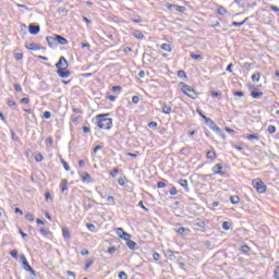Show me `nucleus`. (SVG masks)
I'll use <instances>...</instances> for the list:
<instances>
[{
    "label": "nucleus",
    "mask_w": 279,
    "mask_h": 279,
    "mask_svg": "<svg viewBox=\"0 0 279 279\" xmlns=\"http://www.w3.org/2000/svg\"><path fill=\"white\" fill-rule=\"evenodd\" d=\"M110 117V113L98 114L95 117V123L98 130H112L113 120Z\"/></svg>",
    "instance_id": "1"
},
{
    "label": "nucleus",
    "mask_w": 279,
    "mask_h": 279,
    "mask_svg": "<svg viewBox=\"0 0 279 279\" xmlns=\"http://www.w3.org/2000/svg\"><path fill=\"white\" fill-rule=\"evenodd\" d=\"M57 66V75L62 80H66V77H71V71L69 70V62L66 58L60 57L59 62L56 63Z\"/></svg>",
    "instance_id": "2"
},
{
    "label": "nucleus",
    "mask_w": 279,
    "mask_h": 279,
    "mask_svg": "<svg viewBox=\"0 0 279 279\" xmlns=\"http://www.w3.org/2000/svg\"><path fill=\"white\" fill-rule=\"evenodd\" d=\"M179 88L181 93L185 95V97H189V99H193V100L199 99V93L195 88H193L191 85L184 82H180Z\"/></svg>",
    "instance_id": "3"
},
{
    "label": "nucleus",
    "mask_w": 279,
    "mask_h": 279,
    "mask_svg": "<svg viewBox=\"0 0 279 279\" xmlns=\"http://www.w3.org/2000/svg\"><path fill=\"white\" fill-rule=\"evenodd\" d=\"M252 186L257 193H259V195H264V193H267V185L260 179L252 180Z\"/></svg>",
    "instance_id": "4"
},
{
    "label": "nucleus",
    "mask_w": 279,
    "mask_h": 279,
    "mask_svg": "<svg viewBox=\"0 0 279 279\" xmlns=\"http://www.w3.org/2000/svg\"><path fill=\"white\" fill-rule=\"evenodd\" d=\"M48 43V47H53V43H58L59 45H69V40L62 37L61 35H54L52 37H46Z\"/></svg>",
    "instance_id": "5"
},
{
    "label": "nucleus",
    "mask_w": 279,
    "mask_h": 279,
    "mask_svg": "<svg viewBox=\"0 0 279 279\" xmlns=\"http://www.w3.org/2000/svg\"><path fill=\"white\" fill-rule=\"evenodd\" d=\"M211 171L214 175H226V168L223 167V163H216Z\"/></svg>",
    "instance_id": "6"
},
{
    "label": "nucleus",
    "mask_w": 279,
    "mask_h": 279,
    "mask_svg": "<svg viewBox=\"0 0 279 279\" xmlns=\"http://www.w3.org/2000/svg\"><path fill=\"white\" fill-rule=\"evenodd\" d=\"M196 112H197V114H199V117L205 121V123H206L207 125H209L210 128H215V125H217V124H215V121H213V119L206 117V114H204V112H202V109H201V108H197V109H196Z\"/></svg>",
    "instance_id": "7"
},
{
    "label": "nucleus",
    "mask_w": 279,
    "mask_h": 279,
    "mask_svg": "<svg viewBox=\"0 0 279 279\" xmlns=\"http://www.w3.org/2000/svg\"><path fill=\"white\" fill-rule=\"evenodd\" d=\"M21 258H22V265H23L25 271H29L32 274V276H36V270H34V268H32V266L29 265V262H27V258L25 257V255H22Z\"/></svg>",
    "instance_id": "8"
},
{
    "label": "nucleus",
    "mask_w": 279,
    "mask_h": 279,
    "mask_svg": "<svg viewBox=\"0 0 279 279\" xmlns=\"http://www.w3.org/2000/svg\"><path fill=\"white\" fill-rule=\"evenodd\" d=\"M28 32L29 34H32L33 36H36L40 33V26H36V25H29L28 26Z\"/></svg>",
    "instance_id": "9"
},
{
    "label": "nucleus",
    "mask_w": 279,
    "mask_h": 279,
    "mask_svg": "<svg viewBox=\"0 0 279 279\" xmlns=\"http://www.w3.org/2000/svg\"><path fill=\"white\" fill-rule=\"evenodd\" d=\"M61 193H65V191H69V180L63 179L60 183Z\"/></svg>",
    "instance_id": "10"
},
{
    "label": "nucleus",
    "mask_w": 279,
    "mask_h": 279,
    "mask_svg": "<svg viewBox=\"0 0 279 279\" xmlns=\"http://www.w3.org/2000/svg\"><path fill=\"white\" fill-rule=\"evenodd\" d=\"M25 48L28 49V51H38L40 49L38 44H35V43L26 44Z\"/></svg>",
    "instance_id": "11"
},
{
    "label": "nucleus",
    "mask_w": 279,
    "mask_h": 279,
    "mask_svg": "<svg viewBox=\"0 0 279 279\" xmlns=\"http://www.w3.org/2000/svg\"><path fill=\"white\" fill-rule=\"evenodd\" d=\"M206 158L208 160H217V151H215V149L207 151Z\"/></svg>",
    "instance_id": "12"
},
{
    "label": "nucleus",
    "mask_w": 279,
    "mask_h": 279,
    "mask_svg": "<svg viewBox=\"0 0 279 279\" xmlns=\"http://www.w3.org/2000/svg\"><path fill=\"white\" fill-rule=\"evenodd\" d=\"M62 236L65 241L71 240V231L69 230V228H62Z\"/></svg>",
    "instance_id": "13"
},
{
    "label": "nucleus",
    "mask_w": 279,
    "mask_h": 279,
    "mask_svg": "<svg viewBox=\"0 0 279 279\" xmlns=\"http://www.w3.org/2000/svg\"><path fill=\"white\" fill-rule=\"evenodd\" d=\"M263 95L264 94H263L262 90H253V92H251V97L253 99H262Z\"/></svg>",
    "instance_id": "14"
},
{
    "label": "nucleus",
    "mask_w": 279,
    "mask_h": 279,
    "mask_svg": "<svg viewBox=\"0 0 279 279\" xmlns=\"http://www.w3.org/2000/svg\"><path fill=\"white\" fill-rule=\"evenodd\" d=\"M161 110L163 112V114H171V112L173 111L170 105L163 104L161 106Z\"/></svg>",
    "instance_id": "15"
},
{
    "label": "nucleus",
    "mask_w": 279,
    "mask_h": 279,
    "mask_svg": "<svg viewBox=\"0 0 279 279\" xmlns=\"http://www.w3.org/2000/svg\"><path fill=\"white\" fill-rule=\"evenodd\" d=\"M250 21V17H245L242 22H232V27H243Z\"/></svg>",
    "instance_id": "16"
},
{
    "label": "nucleus",
    "mask_w": 279,
    "mask_h": 279,
    "mask_svg": "<svg viewBox=\"0 0 279 279\" xmlns=\"http://www.w3.org/2000/svg\"><path fill=\"white\" fill-rule=\"evenodd\" d=\"M217 14L220 16H226V14H228V9H226V7L219 5L217 9Z\"/></svg>",
    "instance_id": "17"
},
{
    "label": "nucleus",
    "mask_w": 279,
    "mask_h": 279,
    "mask_svg": "<svg viewBox=\"0 0 279 279\" xmlns=\"http://www.w3.org/2000/svg\"><path fill=\"white\" fill-rule=\"evenodd\" d=\"M160 48L162 49V51H167L168 53H171V51H173V47L170 44H162Z\"/></svg>",
    "instance_id": "18"
},
{
    "label": "nucleus",
    "mask_w": 279,
    "mask_h": 279,
    "mask_svg": "<svg viewBox=\"0 0 279 279\" xmlns=\"http://www.w3.org/2000/svg\"><path fill=\"white\" fill-rule=\"evenodd\" d=\"M126 246L129 247V250H132L134 252V251H136L137 244H136V242L132 241V239H131L126 242Z\"/></svg>",
    "instance_id": "19"
},
{
    "label": "nucleus",
    "mask_w": 279,
    "mask_h": 279,
    "mask_svg": "<svg viewBox=\"0 0 279 279\" xmlns=\"http://www.w3.org/2000/svg\"><path fill=\"white\" fill-rule=\"evenodd\" d=\"M251 80H252V82H253L254 84H258V82H260V74H259V72L253 74V75L251 76Z\"/></svg>",
    "instance_id": "20"
},
{
    "label": "nucleus",
    "mask_w": 279,
    "mask_h": 279,
    "mask_svg": "<svg viewBox=\"0 0 279 279\" xmlns=\"http://www.w3.org/2000/svg\"><path fill=\"white\" fill-rule=\"evenodd\" d=\"M133 36H134V38H137L138 40H143V38H145V35H143V32H141V31H134Z\"/></svg>",
    "instance_id": "21"
},
{
    "label": "nucleus",
    "mask_w": 279,
    "mask_h": 279,
    "mask_svg": "<svg viewBox=\"0 0 279 279\" xmlns=\"http://www.w3.org/2000/svg\"><path fill=\"white\" fill-rule=\"evenodd\" d=\"M252 248L247 244L242 245L240 248V252H242V254H250Z\"/></svg>",
    "instance_id": "22"
},
{
    "label": "nucleus",
    "mask_w": 279,
    "mask_h": 279,
    "mask_svg": "<svg viewBox=\"0 0 279 279\" xmlns=\"http://www.w3.org/2000/svg\"><path fill=\"white\" fill-rule=\"evenodd\" d=\"M230 202L233 205L240 204L241 197H239V195H233V196L230 197Z\"/></svg>",
    "instance_id": "23"
},
{
    "label": "nucleus",
    "mask_w": 279,
    "mask_h": 279,
    "mask_svg": "<svg viewBox=\"0 0 279 279\" xmlns=\"http://www.w3.org/2000/svg\"><path fill=\"white\" fill-rule=\"evenodd\" d=\"M39 232L43 236H49V234H51V231H49V229L45 228V227H41L39 229Z\"/></svg>",
    "instance_id": "24"
},
{
    "label": "nucleus",
    "mask_w": 279,
    "mask_h": 279,
    "mask_svg": "<svg viewBox=\"0 0 279 279\" xmlns=\"http://www.w3.org/2000/svg\"><path fill=\"white\" fill-rule=\"evenodd\" d=\"M122 241H125L128 243L129 240L132 239V235L124 231V233L121 235Z\"/></svg>",
    "instance_id": "25"
},
{
    "label": "nucleus",
    "mask_w": 279,
    "mask_h": 279,
    "mask_svg": "<svg viewBox=\"0 0 279 279\" xmlns=\"http://www.w3.org/2000/svg\"><path fill=\"white\" fill-rule=\"evenodd\" d=\"M92 177L88 172H85L82 177V182H90Z\"/></svg>",
    "instance_id": "26"
},
{
    "label": "nucleus",
    "mask_w": 279,
    "mask_h": 279,
    "mask_svg": "<svg viewBox=\"0 0 279 279\" xmlns=\"http://www.w3.org/2000/svg\"><path fill=\"white\" fill-rule=\"evenodd\" d=\"M180 186H182L183 189H185V191H189V181L187 180H181L179 182Z\"/></svg>",
    "instance_id": "27"
},
{
    "label": "nucleus",
    "mask_w": 279,
    "mask_h": 279,
    "mask_svg": "<svg viewBox=\"0 0 279 279\" xmlns=\"http://www.w3.org/2000/svg\"><path fill=\"white\" fill-rule=\"evenodd\" d=\"M61 165L63 166L65 171H71V166L64 159H61Z\"/></svg>",
    "instance_id": "28"
},
{
    "label": "nucleus",
    "mask_w": 279,
    "mask_h": 279,
    "mask_svg": "<svg viewBox=\"0 0 279 279\" xmlns=\"http://www.w3.org/2000/svg\"><path fill=\"white\" fill-rule=\"evenodd\" d=\"M231 228H232V223H230V222H228V221H225V222L222 223V230L228 231V230H230Z\"/></svg>",
    "instance_id": "29"
},
{
    "label": "nucleus",
    "mask_w": 279,
    "mask_h": 279,
    "mask_svg": "<svg viewBox=\"0 0 279 279\" xmlns=\"http://www.w3.org/2000/svg\"><path fill=\"white\" fill-rule=\"evenodd\" d=\"M124 233H125V230H123V228L116 229V234L119 235V239H121V236H123Z\"/></svg>",
    "instance_id": "30"
},
{
    "label": "nucleus",
    "mask_w": 279,
    "mask_h": 279,
    "mask_svg": "<svg viewBox=\"0 0 279 279\" xmlns=\"http://www.w3.org/2000/svg\"><path fill=\"white\" fill-rule=\"evenodd\" d=\"M178 77H184V80H187L189 76H186V72L184 70H179L177 72Z\"/></svg>",
    "instance_id": "31"
},
{
    "label": "nucleus",
    "mask_w": 279,
    "mask_h": 279,
    "mask_svg": "<svg viewBox=\"0 0 279 279\" xmlns=\"http://www.w3.org/2000/svg\"><path fill=\"white\" fill-rule=\"evenodd\" d=\"M35 160L36 162H43L45 160V157L43 156V154H37L35 155Z\"/></svg>",
    "instance_id": "32"
},
{
    "label": "nucleus",
    "mask_w": 279,
    "mask_h": 279,
    "mask_svg": "<svg viewBox=\"0 0 279 279\" xmlns=\"http://www.w3.org/2000/svg\"><path fill=\"white\" fill-rule=\"evenodd\" d=\"M247 141H258V135L257 134H250L246 136Z\"/></svg>",
    "instance_id": "33"
},
{
    "label": "nucleus",
    "mask_w": 279,
    "mask_h": 279,
    "mask_svg": "<svg viewBox=\"0 0 279 279\" xmlns=\"http://www.w3.org/2000/svg\"><path fill=\"white\" fill-rule=\"evenodd\" d=\"M93 263H95V260H93V259H89V260L86 262V264H85V271H88V269H90Z\"/></svg>",
    "instance_id": "34"
},
{
    "label": "nucleus",
    "mask_w": 279,
    "mask_h": 279,
    "mask_svg": "<svg viewBox=\"0 0 279 279\" xmlns=\"http://www.w3.org/2000/svg\"><path fill=\"white\" fill-rule=\"evenodd\" d=\"M26 221H29L31 223H34V216L33 214H26L25 215Z\"/></svg>",
    "instance_id": "35"
},
{
    "label": "nucleus",
    "mask_w": 279,
    "mask_h": 279,
    "mask_svg": "<svg viewBox=\"0 0 279 279\" xmlns=\"http://www.w3.org/2000/svg\"><path fill=\"white\" fill-rule=\"evenodd\" d=\"M174 9L177 10V12H186V8L182 5L175 4Z\"/></svg>",
    "instance_id": "36"
},
{
    "label": "nucleus",
    "mask_w": 279,
    "mask_h": 279,
    "mask_svg": "<svg viewBox=\"0 0 279 279\" xmlns=\"http://www.w3.org/2000/svg\"><path fill=\"white\" fill-rule=\"evenodd\" d=\"M86 228H87V230H89V232H95V230H96V227L93 223H87Z\"/></svg>",
    "instance_id": "37"
},
{
    "label": "nucleus",
    "mask_w": 279,
    "mask_h": 279,
    "mask_svg": "<svg viewBox=\"0 0 279 279\" xmlns=\"http://www.w3.org/2000/svg\"><path fill=\"white\" fill-rule=\"evenodd\" d=\"M268 134H276V125L268 126Z\"/></svg>",
    "instance_id": "38"
},
{
    "label": "nucleus",
    "mask_w": 279,
    "mask_h": 279,
    "mask_svg": "<svg viewBox=\"0 0 279 279\" xmlns=\"http://www.w3.org/2000/svg\"><path fill=\"white\" fill-rule=\"evenodd\" d=\"M14 59L17 60V61L23 60V52H16V53L14 54Z\"/></svg>",
    "instance_id": "39"
},
{
    "label": "nucleus",
    "mask_w": 279,
    "mask_h": 279,
    "mask_svg": "<svg viewBox=\"0 0 279 279\" xmlns=\"http://www.w3.org/2000/svg\"><path fill=\"white\" fill-rule=\"evenodd\" d=\"M111 90H112V93H121V90H123V87H121V86H113L111 88Z\"/></svg>",
    "instance_id": "40"
},
{
    "label": "nucleus",
    "mask_w": 279,
    "mask_h": 279,
    "mask_svg": "<svg viewBox=\"0 0 279 279\" xmlns=\"http://www.w3.org/2000/svg\"><path fill=\"white\" fill-rule=\"evenodd\" d=\"M118 174H119V169L117 168L110 171L111 178H117Z\"/></svg>",
    "instance_id": "41"
},
{
    "label": "nucleus",
    "mask_w": 279,
    "mask_h": 279,
    "mask_svg": "<svg viewBox=\"0 0 279 279\" xmlns=\"http://www.w3.org/2000/svg\"><path fill=\"white\" fill-rule=\"evenodd\" d=\"M46 145H49V146L51 147V145H53V137L48 136V137L46 138Z\"/></svg>",
    "instance_id": "42"
},
{
    "label": "nucleus",
    "mask_w": 279,
    "mask_h": 279,
    "mask_svg": "<svg viewBox=\"0 0 279 279\" xmlns=\"http://www.w3.org/2000/svg\"><path fill=\"white\" fill-rule=\"evenodd\" d=\"M118 278L119 279H128V274L125 271H120Z\"/></svg>",
    "instance_id": "43"
},
{
    "label": "nucleus",
    "mask_w": 279,
    "mask_h": 279,
    "mask_svg": "<svg viewBox=\"0 0 279 279\" xmlns=\"http://www.w3.org/2000/svg\"><path fill=\"white\" fill-rule=\"evenodd\" d=\"M10 254H11L12 258H19V251L13 250L10 252Z\"/></svg>",
    "instance_id": "44"
},
{
    "label": "nucleus",
    "mask_w": 279,
    "mask_h": 279,
    "mask_svg": "<svg viewBox=\"0 0 279 279\" xmlns=\"http://www.w3.org/2000/svg\"><path fill=\"white\" fill-rule=\"evenodd\" d=\"M138 206H141L142 209L145 210V213H149V208L145 207V204L143 203V201H141V202L138 203Z\"/></svg>",
    "instance_id": "45"
},
{
    "label": "nucleus",
    "mask_w": 279,
    "mask_h": 279,
    "mask_svg": "<svg viewBox=\"0 0 279 279\" xmlns=\"http://www.w3.org/2000/svg\"><path fill=\"white\" fill-rule=\"evenodd\" d=\"M274 278H275V279H279V266H277V267L275 268Z\"/></svg>",
    "instance_id": "46"
},
{
    "label": "nucleus",
    "mask_w": 279,
    "mask_h": 279,
    "mask_svg": "<svg viewBox=\"0 0 279 279\" xmlns=\"http://www.w3.org/2000/svg\"><path fill=\"white\" fill-rule=\"evenodd\" d=\"M191 58H192V60H202V54L191 53Z\"/></svg>",
    "instance_id": "47"
},
{
    "label": "nucleus",
    "mask_w": 279,
    "mask_h": 279,
    "mask_svg": "<svg viewBox=\"0 0 279 279\" xmlns=\"http://www.w3.org/2000/svg\"><path fill=\"white\" fill-rule=\"evenodd\" d=\"M107 252H108V254H116L117 253V247L110 246Z\"/></svg>",
    "instance_id": "48"
},
{
    "label": "nucleus",
    "mask_w": 279,
    "mask_h": 279,
    "mask_svg": "<svg viewBox=\"0 0 279 279\" xmlns=\"http://www.w3.org/2000/svg\"><path fill=\"white\" fill-rule=\"evenodd\" d=\"M15 92L23 93V87H21V84H15Z\"/></svg>",
    "instance_id": "49"
},
{
    "label": "nucleus",
    "mask_w": 279,
    "mask_h": 279,
    "mask_svg": "<svg viewBox=\"0 0 279 279\" xmlns=\"http://www.w3.org/2000/svg\"><path fill=\"white\" fill-rule=\"evenodd\" d=\"M20 104H23V105L27 106V104H29V98H22L20 100Z\"/></svg>",
    "instance_id": "50"
},
{
    "label": "nucleus",
    "mask_w": 279,
    "mask_h": 279,
    "mask_svg": "<svg viewBox=\"0 0 279 279\" xmlns=\"http://www.w3.org/2000/svg\"><path fill=\"white\" fill-rule=\"evenodd\" d=\"M196 227L197 228H206V222H204V221L196 222Z\"/></svg>",
    "instance_id": "51"
},
{
    "label": "nucleus",
    "mask_w": 279,
    "mask_h": 279,
    "mask_svg": "<svg viewBox=\"0 0 279 279\" xmlns=\"http://www.w3.org/2000/svg\"><path fill=\"white\" fill-rule=\"evenodd\" d=\"M165 186H167V183L162 181L157 183V189H165Z\"/></svg>",
    "instance_id": "52"
},
{
    "label": "nucleus",
    "mask_w": 279,
    "mask_h": 279,
    "mask_svg": "<svg viewBox=\"0 0 279 279\" xmlns=\"http://www.w3.org/2000/svg\"><path fill=\"white\" fill-rule=\"evenodd\" d=\"M178 234H184L186 232V229L184 227H181L177 230Z\"/></svg>",
    "instance_id": "53"
},
{
    "label": "nucleus",
    "mask_w": 279,
    "mask_h": 279,
    "mask_svg": "<svg viewBox=\"0 0 279 279\" xmlns=\"http://www.w3.org/2000/svg\"><path fill=\"white\" fill-rule=\"evenodd\" d=\"M8 106L10 107V108H14V106H16V101H14V100H8Z\"/></svg>",
    "instance_id": "54"
},
{
    "label": "nucleus",
    "mask_w": 279,
    "mask_h": 279,
    "mask_svg": "<svg viewBox=\"0 0 279 279\" xmlns=\"http://www.w3.org/2000/svg\"><path fill=\"white\" fill-rule=\"evenodd\" d=\"M153 258H154V260H160V253H154L153 254Z\"/></svg>",
    "instance_id": "55"
},
{
    "label": "nucleus",
    "mask_w": 279,
    "mask_h": 279,
    "mask_svg": "<svg viewBox=\"0 0 279 279\" xmlns=\"http://www.w3.org/2000/svg\"><path fill=\"white\" fill-rule=\"evenodd\" d=\"M148 128H153L154 130H156V128H158V122H150L148 124Z\"/></svg>",
    "instance_id": "56"
},
{
    "label": "nucleus",
    "mask_w": 279,
    "mask_h": 279,
    "mask_svg": "<svg viewBox=\"0 0 279 279\" xmlns=\"http://www.w3.org/2000/svg\"><path fill=\"white\" fill-rule=\"evenodd\" d=\"M81 254H82V256H88V254H90V252L88 250H86V248H83L81 251Z\"/></svg>",
    "instance_id": "57"
},
{
    "label": "nucleus",
    "mask_w": 279,
    "mask_h": 279,
    "mask_svg": "<svg viewBox=\"0 0 279 279\" xmlns=\"http://www.w3.org/2000/svg\"><path fill=\"white\" fill-rule=\"evenodd\" d=\"M44 119H51V112L50 111H45L44 112Z\"/></svg>",
    "instance_id": "58"
},
{
    "label": "nucleus",
    "mask_w": 279,
    "mask_h": 279,
    "mask_svg": "<svg viewBox=\"0 0 279 279\" xmlns=\"http://www.w3.org/2000/svg\"><path fill=\"white\" fill-rule=\"evenodd\" d=\"M132 101L133 104H138V101H141V98L138 96H133Z\"/></svg>",
    "instance_id": "59"
},
{
    "label": "nucleus",
    "mask_w": 279,
    "mask_h": 279,
    "mask_svg": "<svg viewBox=\"0 0 279 279\" xmlns=\"http://www.w3.org/2000/svg\"><path fill=\"white\" fill-rule=\"evenodd\" d=\"M170 195H178V189L175 187H172L170 191H169Z\"/></svg>",
    "instance_id": "60"
},
{
    "label": "nucleus",
    "mask_w": 279,
    "mask_h": 279,
    "mask_svg": "<svg viewBox=\"0 0 279 279\" xmlns=\"http://www.w3.org/2000/svg\"><path fill=\"white\" fill-rule=\"evenodd\" d=\"M83 133H84V134H90V128H88V126H83Z\"/></svg>",
    "instance_id": "61"
},
{
    "label": "nucleus",
    "mask_w": 279,
    "mask_h": 279,
    "mask_svg": "<svg viewBox=\"0 0 279 279\" xmlns=\"http://www.w3.org/2000/svg\"><path fill=\"white\" fill-rule=\"evenodd\" d=\"M107 99L109 101H117V96L109 95V96H107Z\"/></svg>",
    "instance_id": "62"
},
{
    "label": "nucleus",
    "mask_w": 279,
    "mask_h": 279,
    "mask_svg": "<svg viewBox=\"0 0 279 279\" xmlns=\"http://www.w3.org/2000/svg\"><path fill=\"white\" fill-rule=\"evenodd\" d=\"M107 202H109L110 204H114V196H108Z\"/></svg>",
    "instance_id": "63"
},
{
    "label": "nucleus",
    "mask_w": 279,
    "mask_h": 279,
    "mask_svg": "<svg viewBox=\"0 0 279 279\" xmlns=\"http://www.w3.org/2000/svg\"><path fill=\"white\" fill-rule=\"evenodd\" d=\"M46 202H49V199H51V193L50 192H46Z\"/></svg>",
    "instance_id": "64"
}]
</instances>
